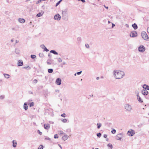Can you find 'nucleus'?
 Returning a JSON list of instances; mask_svg holds the SVG:
<instances>
[{"label":"nucleus","instance_id":"nucleus-1","mask_svg":"<svg viewBox=\"0 0 149 149\" xmlns=\"http://www.w3.org/2000/svg\"><path fill=\"white\" fill-rule=\"evenodd\" d=\"M112 73L114 77L117 79L122 78L125 75L124 72L120 70H114Z\"/></svg>","mask_w":149,"mask_h":149},{"label":"nucleus","instance_id":"nucleus-2","mask_svg":"<svg viewBox=\"0 0 149 149\" xmlns=\"http://www.w3.org/2000/svg\"><path fill=\"white\" fill-rule=\"evenodd\" d=\"M124 107L126 111L130 112L132 110V106L128 103H126L125 104Z\"/></svg>","mask_w":149,"mask_h":149},{"label":"nucleus","instance_id":"nucleus-3","mask_svg":"<svg viewBox=\"0 0 149 149\" xmlns=\"http://www.w3.org/2000/svg\"><path fill=\"white\" fill-rule=\"evenodd\" d=\"M67 10H65L62 13V18L64 20L67 21L68 19V16L67 14Z\"/></svg>","mask_w":149,"mask_h":149},{"label":"nucleus","instance_id":"nucleus-4","mask_svg":"<svg viewBox=\"0 0 149 149\" xmlns=\"http://www.w3.org/2000/svg\"><path fill=\"white\" fill-rule=\"evenodd\" d=\"M141 36L145 40H147L148 38V37L146 33L144 31H142L141 33Z\"/></svg>","mask_w":149,"mask_h":149},{"label":"nucleus","instance_id":"nucleus-5","mask_svg":"<svg viewBox=\"0 0 149 149\" xmlns=\"http://www.w3.org/2000/svg\"><path fill=\"white\" fill-rule=\"evenodd\" d=\"M127 134L130 136H132L135 134V131L134 130L130 129L127 132Z\"/></svg>","mask_w":149,"mask_h":149},{"label":"nucleus","instance_id":"nucleus-6","mask_svg":"<svg viewBox=\"0 0 149 149\" xmlns=\"http://www.w3.org/2000/svg\"><path fill=\"white\" fill-rule=\"evenodd\" d=\"M138 49L139 52H143L145 50V48L143 45H141L138 47Z\"/></svg>","mask_w":149,"mask_h":149},{"label":"nucleus","instance_id":"nucleus-7","mask_svg":"<svg viewBox=\"0 0 149 149\" xmlns=\"http://www.w3.org/2000/svg\"><path fill=\"white\" fill-rule=\"evenodd\" d=\"M61 17L59 14H56L55 15L54 17V19L55 20L59 21L60 20Z\"/></svg>","mask_w":149,"mask_h":149},{"label":"nucleus","instance_id":"nucleus-8","mask_svg":"<svg viewBox=\"0 0 149 149\" xmlns=\"http://www.w3.org/2000/svg\"><path fill=\"white\" fill-rule=\"evenodd\" d=\"M123 134L122 133L118 134L116 136V139L117 140H120L122 138Z\"/></svg>","mask_w":149,"mask_h":149},{"label":"nucleus","instance_id":"nucleus-9","mask_svg":"<svg viewBox=\"0 0 149 149\" xmlns=\"http://www.w3.org/2000/svg\"><path fill=\"white\" fill-rule=\"evenodd\" d=\"M130 35L132 37H135L137 36V33L135 31H134L130 33Z\"/></svg>","mask_w":149,"mask_h":149},{"label":"nucleus","instance_id":"nucleus-10","mask_svg":"<svg viewBox=\"0 0 149 149\" xmlns=\"http://www.w3.org/2000/svg\"><path fill=\"white\" fill-rule=\"evenodd\" d=\"M47 63L48 65L53 64L54 63V60L51 59H49L47 60Z\"/></svg>","mask_w":149,"mask_h":149},{"label":"nucleus","instance_id":"nucleus-11","mask_svg":"<svg viewBox=\"0 0 149 149\" xmlns=\"http://www.w3.org/2000/svg\"><path fill=\"white\" fill-rule=\"evenodd\" d=\"M69 137V136L66 134H64V135L62 137V140L65 141Z\"/></svg>","mask_w":149,"mask_h":149},{"label":"nucleus","instance_id":"nucleus-12","mask_svg":"<svg viewBox=\"0 0 149 149\" xmlns=\"http://www.w3.org/2000/svg\"><path fill=\"white\" fill-rule=\"evenodd\" d=\"M40 47L42 49H44V51H46L47 52L49 51V50L46 48V47L44 45H41Z\"/></svg>","mask_w":149,"mask_h":149},{"label":"nucleus","instance_id":"nucleus-13","mask_svg":"<svg viewBox=\"0 0 149 149\" xmlns=\"http://www.w3.org/2000/svg\"><path fill=\"white\" fill-rule=\"evenodd\" d=\"M61 79L60 78H58L56 80V83L58 85H60L61 84Z\"/></svg>","mask_w":149,"mask_h":149},{"label":"nucleus","instance_id":"nucleus-14","mask_svg":"<svg viewBox=\"0 0 149 149\" xmlns=\"http://www.w3.org/2000/svg\"><path fill=\"white\" fill-rule=\"evenodd\" d=\"M141 92L142 94L144 95H147L148 94V92L147 91L144 90H142Z\"/></svg>","mask_w":149,"mask_h":149},{"label":"nucleus","instance_id":"nucleus-15","mask_svg":"<svg viewBox=\"0 0 149 149\" xmlns=\"http://www.w3.org/2000/svg\"><path fill=\"white\" fill-rule=\"evenodd\" d=\"M18 66H21L23 65V63L22 61V60H19L18 61Z\"/></svg>","mask_w":149,"mask_h":149},{"label":"nucleus","instance_id":"nucleus-16","mask_svg":"<svg viewBox=\"0 0 149 149\" xmlns=\"http://www.w3.org/2000/svg\"><path fill=\"white\" fill-rule=\"evenodd\" d=\"M44 127L46 130L49 129L50 128L49 125L48 124H45L44 125Z\"/></svg>","mask_w":149,"mask_h":149},{"label":"nucleus","instance_id":"nucleus-17","mask_svg":"<svg viewBox=\"0 0 149 149\" xmlns=\"http://www.w3.org/2000/svg\"><path fill=\"white\" fill-rule=\"evenodd\" d=\"M143 88L146 90H149V86L146 84L143 85Z\"/></svg>","mask_w":149,"mask_h":149},{"label":"nucleus","instance_id":"nucleus-18","mask_svg":"<svg viewBox=\"0 0 149 149\" xmlns=\"http://www.w3.org/2000/svg\"><path fill=\"white\" fill-rule=\"evenodd\" d=\"M3 75L4 77L6 79H8L10 77V76L8 74L4 73L3 74Z\"/></svg>","mask_w":149,"mask_h":149},{"label":"nucleus","instance_id":"nucleus-19","mask_svg":"<svg viewBox=\"0 0 149 149\" xmlns=\"http://www.w3.org/2000/svg\"><path fill=\"white\" fill-rule=\"evenodd\" d=\"M19 22L21 23H24L25 22V20L24 19L22 18H19L18 19Z\"/></svg>","mask_w":149,"mask_h":149},{"label":"nucleus","instance_id":"nucleus-20","mask_svg":"<svg viewBox=\"0 0 149 149\" xmlns=\"http://www.w3.org/2000/svg\"><path fill=\"white\" fill-rule=\"evenodd\" d=\"M132 26L135 30L137 29L138 28L137 26L135 23L133 24Z\"/></svg>","mask_w":149,"mask_h":149},{"label":"nucleus","instance_id":"nucleus-21","mask_svg":"<svg viewBox=\"0 0 149 149\" xmlns=\"http://www.w3.org/2000/svg\"><path fill=\"white\" fill-rule=\"evenodd\" d=\"M13 146L14 148L16 147V145L17 144V143L16 141L15 140H13Z\"/></svg>","mask_w":149,"mask_h":149},{"label":"nucleus","instance_id":"nucleus-22","mask_svg":"<svg viewBox=\"0 0 149 149\" xmlns=\"http://www.w3.org/2000/svg\"><path fill=\"white\" fill-rule=\"evenodd\" d=\"M28 106L26 102L24 103V108L25 110H26L28 109Z\"/></svg>","mask_w":149,"mask_h":149},{"label":"nucleus","instance_id":"nucleus-23","mask_svg":"<svg viewBox=\"0 0 149 149\" xmlns=\"http://www.w3.org/2000/svg\"><path fill=\"white\" fill-rule=\"evenodd\" d=\"M61 120L62 122L64 123H66L69 122V121L66 118L62 119Z\"/></svg>","mask_w":149,"mask_h":149},{"label":"nucleus","instance_id":"nucleus-24","mask_svg":"<svg viewBox=\"0 0 149 149\" xmlns=\"http://www.w3.org/2000/svg\"><path fill=\"white\" fill-rule=\"evenodd\" d=\"M50 52L53 53V54H55V55H58V53L56 52L55 50H51L50 51Z\"/></svg>","mask_w":149,"mask_h":149},{"label":"nucleus","instance_id":"nucleus-25","mask_svg":"<svg viewBox=\"0 0 149 149\" xmlns=\"http://www.w3.org/2000/svg\"><path fill=\"white\" fill-rule=\"evenodd\" d=\"M15 52L17 54H19L20 53V51L18 49H15Z\"/></svg>","mask_w":149,"mask_h":149},{"label":"nucleus","instance_id":"nucleus-26","mask_svg":"<svg viewBox=\"0 0 149 149\" xmlns=\"http://www.w3.org/2000/svg\"><path fill=\"white\" fill-rule=\"evenodd\" d=\"M53 71V70L52 69H49L48 70V72L49 73H52Z\"/></svg>","mask_w":149,"mask_h":149},{"label":"nucleus","instance_id":"nucleus-27","mask_svg":"<svg viewBox=\"0 0 149 149\" xmlns=\"http://www.w3.org/2000/svg\"><path fill=\"white\" fill-rule=\"evenodd\" d=\"M39 56L41 58L43 57H44V54L42 53H40L39 54Z\"/></svg>","mask_w":149,"mask_h":149},{"label":"nucleus","instance_id":"nucleus-28","mask_svg":"<svg viewBox=\"0 0 149 149\" xmlns=\"http://www.w3.org/2000/svg\"><path fill=\"white\" fill-rule=\"evenodd\" d=\"M97 128L98 129H99L100 128V127H101V124L100 123H98L97 124Z\"/></svg>","mask_w":149,"mask_h":149},{"label":"nucleus","instance_id":"nucleus-29","mask_svg":"<svg viewBox=\"0 0 149 149\" xmlns=\"http://www.w3.org/2000/svg\"><path fill=\"white\" fill-rule=\"evenodd\" d=\"M107 146L109 147H110L111 148H112L113 146L112 145L111 143H109L107 145Z\"/></svg>","mask_w":149,"mask_h":149},{"label":"nucleus","instance_id":"nucleus-30","mask_svg":"<svg viewBox=\"0 0 149 149\" xmlns=\"http://www.w3.org/2000/svg\"><path fill=\"white\" fill-rule=\"evenodd\" d=\"M34 103L33 102H32L29 103V104L30 107H31L34 106Z\"/></svg>","mask_w":149,"mask_h":149},{"label":"nucleus","instance_id":"nucleus-31","mask_svg":"<svg viewBox=\"0 0 149 149\" xmlns=\"http://www.w3.org/2000/svg\"><path fill=\"white\" fill-rule=\"evenodd\" d=\"M137 99L138 101L140 102H143L140 97H139V98H137Z\"/></svg>","mask_w":149,"mask_h":149},{"label":"nucleus","instance_id":"nucleus-32","mask_svg":"<svg viewBox=\"0 0 149 149\" xmlns=\"http://www.w3.org/2000/svg\"><path fill=\"white\" fill-rule=\"evenodd\" d=\"M31 57L32 59H34L36 57V56L34 55H31Z\"/></svg>","mask_w":149,"mask_h":149},{"label":"nucleus","instance_id":"nucleus-33","mask_svg":"<svg viewBox=\"0 0 149 149\" xmlns=\"http://www.w3.org/2000/svg\"><path fill=\"white\" fill-rule=\"evenodd\" d=\"M59 134H60V135L63 134V135H64V134H65V133H64V132H63V131H60L59 132Z\"/></svg>","mask_w":149,"mask_h":149},{"label":"nucleus","instance_id":"nucleus-34","mask_svg":"<svg viewBox=\"0 0 149 149\" xmlns=\"http://www.w3.org/2000/svg\"><path fill=\"white\" fill-rule=\"evenodd\" d=\"M43 146L42 145H40L39 146L38 149H43Z\"/></svg>","mask_w":149,"mask_h":149},{"label":"nucleus","instance_id":"nucleus-35","mask_svg":"<svg viewBox=\"0 0 149 149\" xmlns=\"http://www.w3.org/2000/svg\"><path fill=\"white\" fill-rule=\"evenodd\" d=\"M62 0H60L57 3H56V6H57L60 4Z\"/></svg>","mask_w":149,"mask_h":149},{"label":"nucleus","instance_id":"nucleus-36","mask_svg":"<svg viewBox=\"0 0 149 149\" xmlns=\"http://www.w3.org/2000/svg\"><path fill=\"white\" fill-rule=\"evenodd\" d=\"M54 139H58V136L57 134H55L54 136Z\"/></svg>","mask_w":149,"mask_h":149},{"label":"nucleus","instance_id":"nucleus-37","mask_svg":"<svg viewBox=\"0 0 149 149\" xmlns=\"http://www.w3.org/2000/svg\"><path fill=\"white\" fill-rule=\"evenodd\" d=\"M45 140H48V141H51V139L48 137H46L45 138Z\"/></svg>","mask_w":149,"mask_h":149},{"label":"nucleus","instance_id":"nucleus-38","mask_svg":"<svg viewBox=\"0 0 149 149\" xmlns=\"http://www.w3.org/2000/svg\"><path fill=\"white\" fill-rule=\"evenodd\" d=\"M97 136L100 137L101 136V134L100 133H98L97 134Z\"/></svg>","mask_w":149,"mask_h":149},{"label":"nucleus","instance_id":"nucleus-39","mask_svg":"<svg viewBox=\"0 0 149 149\" xmlns=\"http://www.w3.org/2000/svg\"><path fill=\"white\" fill-rule=\"evenodd\" d=\"M111 133L113 134H115L116 132V130H115V129H113V130H112L111 131Z\"/></svg>","mask_w":149,"mask_h":149},{"label":"nucleus","instance_id":"nucleus-40","mask_svg":"<svg viewBox=\"0 0 149 149\" xmlns=\"http://www.w3.org/2000/svg\"><path fill=\"white\" fill-rule=\"evenodd\" d=\"M57 60H58V61L59 62H62V60L61 59V58H57Z\"/></svg>","mask_w":149,"mask_h":149},{"label":"nucleus","instance_id":"nucleus-41","mask_svg":"<svg viewBox=\"0 0 149 149\" xmlns=\"http://www.w3.org/2000/svg\"><path fill=\"white\" fill-rule=\"evenodd\" d=\"M42 14H41V13H39L36 16L37 17H38L41 16H42Z\"/></svg>","mask_w":149,"mask_h":149},{"label":"nucleus","instance_id":"nucleus-42","mask_svg":"<svg viewBox=\"0 0 149 149\" xmlns=\"http://www.w3.org/2000/svg\"><path fill=\"white\" fill-rule=\"evenodd\" d=\"M4 95H1L0 96V99H3L4 98Z\"/></svg>","mask_w":149,"mask_h":149},{"label":"nucleus","instance_id":"nucleus-43","mask_svg":"<svg viewBox=\"0 0 149 149\" xmlns=\"http://www.w3.org/2000/svg\"><path fill=\"white\" fill-rule=\"evenodd\" d=\"M77 40L78 42H80L81 41V38L80 37H78L77 38Z\"/></svg>","mask_w":149,"mask_h":149},{"label":"nucleus","instance_id":"nucleus-44","mask_svg":"<svg viewBox=\"0 0 149 149\" xmlns=\"http://www.w3.org/2000/svg\"><path fill=\"white\" fill-rule=\"evenodd\" d=\"M38 82V81L36 79H35L33 81V83L35 84H36Z\"/></svg>","mask_w":149,"mask_h":149},{"label":"nucleus","instance_id":"nucleus-45","mask_svg":"<svg viewBox=\"0 0 149 149\" xmlns=\"http://www.w3.org/2000/svg\"><path fill=\"white\" fill-rule=\"evenodd\" d=\"M61 116L63 117H65V113H63L61 115Z\"/></svg>","mask_w":149,"mask_h":149},{"label":"nucleus","instance_id":"nucleus-46","mask_svg":"<svg viewBox=\"0 0 149 149\" xmlns=\"http://www.w3.org/2000/svg\"><path fill=\"white\" fill-rule=\"evenodd\" d=\"M82 72V71H80V72H77L76 73L78 75H80L81 73Z\"/></svg>","mask_w":149,"mask_h":149},{"label":"nucleus","instance_id":"nucleus-47","mask_svg":"<svg viewBox=\"0 0 149 149\" xmlns=\"http://www.w3.org/2000/svg\"><path fill=\"white\" fill-rule=\"evenodd\" d=\"M85 45H86V48H89V45L88 44H86Z\"/></svg>","mask_w":149,"mask_h":149},{"label":"nucleus","instance_id":"nucleus-48","mask_svg":"<svg viewBox=\"0 0 149 149\" xmlns=\"http://www.w3.org/2000/svg\"><path fill=\"white\" fill-rule=\"evenodd\" d=\"M38 132L40 134V135H41L42 134V132H40L39 130H38Z\"/></svg>","mask_w":149,"mask_h":149},{"label":"nucleus","instance_id":"nucleus-49","mask_svg":"<svg viewBox=\"0 0 149 149\" xmlns=\"http://www.w3.org/2000/svg\"><path fill=\"white\" fill-rule=\"evenodd\" d=\"M112 24V27L113 28V27H114L115 26V24L113 23H111Z\"/></svg>","mask_w":149,"mask_h":149},{"label":"nucleus","instance_id":"nucleus-50","mask_svg":"<svg viewBox=\"0 0 149 149\" xmlns=\"http://www.w3.org/2000/svg\"><path fill=\"white\" fill-rule=\"evenodd\" d=\"M107 134H104L103 137L104 138H106L107 137Z\"/></svg>","mask_w":149,"mask_h":149},{"label":"nucleus","instance_id":"nucleus-51","mask_svg":"<svg viewBox=\"0 0 149 149\" xmlns=\"http://www.w3.org/2000/svg\"><path fill=\"white\" fill-rule=\"evenodd\" d=\"M136 96L137 98H139V97H140L138 93L136 94Z\"/></svg>","mask_w":149,"mask_h":149},{"label":"nucleus","instance_id":"nucleus-52","mask_svg":"<svg viewBox=\"0 0 149 149\" xmlns=\"http://www.w3.org/2000/svg\"><path fill=\"white\" fill-rule=\"evenodd\" d=\"M78 1H82L83 3H84L85 2V0H78Z\"/></svg>","mask_w":149,"mask_h":149},{"label":"nucleus","instance_id":"nucleus-53","mask_svg":"<svg viewBox=\"0 0 149 149\" xmlns=\"http://www.w3.org/2000/svg\"><path fill=\"white\" fill-rule=\"evenodd\" d=\"M146 98L148 99H149V94L146 97Z\"/></svg>","mask_w":149,"mask_h":149},{"label":"nucleus","instance_id":"nucleus-54","mask_svg":"<svg viewBox=\"0 0 149 149\" xmlns=\"http://www.w3.org/2000/svg\"><path fill=\"white\" fill-rule=\"evenodd\" d=\"M29 67V69H30V67H29V66H28L27 67H24L23 68H25V69H27V68H28Z\"/></svg>","mask_w":149,"mask_h":149},{"label":"nucleus","instance_id":"nucleus-55","mask_svg":"<svg viewBox=\"0 0 149 149\" xmlns=\"http://www.w3.org/2000/svg\"><path fill=\"white\" fill-rule=\"evenodd\" d=\"M42 0H38V3H39L41 2Z\"/></svg>","mask_w":149,"mask_h":149},{"label":"nucleus","instance_id":"nucleus-56","mask_svg":"<svg viewBox=\"0 0 149 149\" xmlns=\"http://www.w3.org/2000/svg\"><path fill=\"white\" fill-rule=\"evenodd\" d=\"M49 123L52 124H53L54 123L53 122H52L51 121H49Z\"/></svg>","mask_w":149,"mask_h":149},{"label":"nucleus","instance_id":"nucleus-57","mask_svg":"<svg viewBox=\"0 0 149 149\" xmlns=\"http://www.w3.org/2000/svg\"><path fill=\"white\" fill-rule=\"evenodd\" d=\"M147 32L149 33V27L147 28Z\"/></svg>","mask_w":149,"mask_h":149},{"label":"nucleus","instance_id":"nucleus-58","mask_svg":"<svg viewBox=\"0 0 149 149\" xmlns=\"http://www.w3.org/2000/svg\"><path fill=\"white\" fill-rule=\"evenodd\" d=\"M63 64L64 65H65L66 64V63L64 61L63 62Z\"/></svg>","mask_w":149,"mask_h":149},{"label":"nucleus","instance_id":"nucleus-59","mask_svg":"<svg viewBox=\"0 0 149 149\" xmlns=\"http://www.w3.org/2000/svg\"><path fill=\"white\" fill-rule=\"evenodd\" d=\"M104 7H105V8H107V9H108V7H107V6H106L105 5H104Z\"/></svg>","mask_w":149,"mask_h":149},{"label":"nucleus","instance_id":"nucleus-60","mask_svg":"<svg viewBox=\"0 0 149 149\" xmlns=\"http://www.w3.org/2000/svg\"><path fill=\"white\" fill-rule=\"evenodd\" d=\"M58 145L59 146V147H60L61 149H62V147L61 146V145H59V144H58Z\"/></svg>","mask_w":149,"mask_h":149},{"label":"nucleus","instance_id":"nucleus-61","mask_svg":"<svg viewBox=\"0 0 149 149\" xmlns=\"http://www.w3.org/2000/svg\"><path fill=\"white\" fill-rule=\"evenodd\" d=\"M125 25H126V27H129V26L127 24H126Z\"/></svg>","mask_w":149,"mask_h":149},{"label":"nucleus","instance_id":"nucleus-62","mask_svg":"<svg viewBox=\"0 0 149 149\" xmlns=\"http://www.w3.org/2000/svg\"><path fill=\"white\" fill-rule=\"evenodd\" d=\"M99 79V77H97L96 78L97 80H98Z\"/></svg>","mask_w":149,"mask_h":149},{"label":"nucleus","instance_id":"nucleus-63","mask_svg":"<svg viewBox=\"0 0 149 149\" xmlns=\"http://www.w3.org/2000/svg\"><path fill=\"white\" fill-rule=\"evenodd\" d=\"M11 42H13V39L11 40Z\"/></svg>","mask_w":149,"mask_h":149},{"label":"nucleus","instance_id":"nucleus-64","mask_svg":"<svg viewBox=\"0 0 149 149\" xmlns=\"http://www.w3.org/2000/svg\"><path fill=\"white\" fill-rule=\"evenodd\" d=\"M2 80L1 79H0V82H2Z\"/></svg>","mask_w":149,"mask_h":149}]
</instances>
